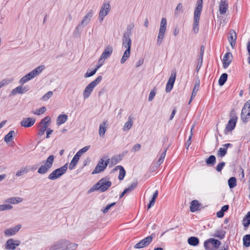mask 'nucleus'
I'll list each match as a JSON object with an SVG mask.
<instances>
[{
	"instance_id": "obj_18",
	"label": "nucleus",
	"mask_w": 250,
	"mask_h": 250,
	"mask_svg": "<svg viewBox=\"0 0 250 250\" xmlns=\"http://www.w3.org/2000/svg\"><path fill=\"white\" fill-rule=\"evenodd\" d=\"M21 228V225H18L13 228L6 229L4 231L5 236L9 237L15 235Z\"/></svg>"
},
{
	"instance_id": "obj_55",
	"label": "nucleus",
	"mask_w": 250,
	"mask_h": 250,
	"mask_svg": "<svg viewBox=\"0 0 250 250\" xmlns=\"http://www.w3.org/2000/svg\"><path fill=\"white\" fill-rule=\"evenodd\" d=\"M138 185V182L137 181H134L132 182L127 188H126V189L129 191L130 192L132 190H133L134 188H135Z\"/></svg>"
},
{
	"instance_id": "obj_47",
	"label": "nucleus",
	"mask_w": 250,
	"mask_h": 250,
	"mask_svg": "<svg viewBox=\"0 0 250 250\" xmlns=\"http://www.w3.org/2000/svg\"><path fill=\"white\" fill-rule=\"evenodd\" d=\"M183 11V5L181 3H179L177 4L175 11L174 15L176 16H178L179 14Z\"/></svg>"
},
{
	"instance_id": "obj_3",
	"label": "nucleus",
	"mask_w": 250,
	"mask_h": 250,
	"mask_svg": "<svg viewBox=\"0 0 250 250\" xmlns=\"http://www.w3.org/2000/svg\"><path fill=\"white\" fill-rule=\"evenodd\" d=\"M43 65H40L36 67L35 69L31 71L23 77H22L19 81V83L20 84L23 85L24 83L31 80L36 76L40 74L44 69Z\"/></svg>"
},
{
	"instance_id": "obj_35",
	"label": "nucleus",
	"mask_w": 250,
	"mask_h": 250,
	"mask_svg": "<svg viewBox=\"0 0 250 250\" xmlns=\"http://www.w3.org/2000/svg\"><path fill=\"white\" fill-rule=\"evenodd\" d=\"M50 120H51V118L49 116H46L45 118H44L43 119H42L41 120V121L39 123V126L43 125L44 126H46V127H48V126H49V123L50 122Z\"/></svg>"
},
{
	"instance_id": "obj_36",
	"label": "nucleus",
	"mask_w": 250,
	"mask_h": 250,
	"mask_svg": "<svg viewBox=\"0 0 250 250\" xmlns=\"http://www.w3.org/2000/svg\"><path fill=\"white\" fill-rule=\"evenodd\" d=\"M15 134V132L14 130L10 131L7 134H6L4 138V140L5 142L8 143L13 140V137Z\"/></svg>"
},
{
	"instance_id": "obj_33",
	"label": "nucleus",
	"mask_w": 250,
	"mask_h": 250,
	"mask_svg": "<svg viewBox=\"0 0 250 250\" xmlns=\"http://www.w3.org/2000/svg\"><path fill=\"white\" fill-rule=\"evenodd\" d=\"M188 242L191 246H196L199 243V240L196 237L191 236L188 238Z\"/></svg>"
},
{
	"instance_id": "obj_61",
	"label": "nucleus",
	"mask_w": 250,
	"mask_h": 250,
	"mask_svg": "<svg viewBox=\"0 0 250 250\" xmlns=\"http://www.w3.org/2000/svg\"><path fill=\"white\" fill-rule=\"evenodd\" d=\"M225 163L224 162H222L219 163L216 166V170L218 172H220L225 166Z\"/></svg>"
},
{
	"instance_id": "obj_63",
	"label": "nucleus",
	"mask_w": 250,
	"mask_h": 250,
	"mask_svg": "<svg viewBox=\"0 0 250 250\" xmlns=\"http://www.w3.org/2000/svg\"><path fill=\"white\" fill-rule=\"evenodd\" d=\"M203 58L199 57L198 59V62L196 67V71L198 72L201 68L203 63Z\"/></svg>"
},
{
	"instance_id": "obj_25",
	"label": "nucleus",
	"mask_w": 250,
	"mask_h": 250,
	"mask_svg": "<svg viewBox=\"0 0 250 250\" xmlns=\"http://www.w3.org/2000/svg\"><path fill=\"white\" fill-rule=\"evenodd\" d=\"M228 40L229 41L230 46L232 48H233L235 45L236 40V35L234 31H233L232 32H229V36L228 37Z\"/></svg>"
},
{
	"instance_id": "obj_49",
	"label": "nucleus",
	"mask_w": 250,
	"mask_h": 250,
	"mask_svg": "<svg viewBox=\"0 0 250 250\" xmlns=\"http://www.w3.org/2000/svg\"><path fill=\"white\" fill-rule=\"evenodd\" d=\"M227 153V148L220 147L217 152V155L219 157H223L226 155Z\"/></svg>"
},
{
	"instance_id": "obj_23",
	"label": "nucleus",
	"mask_w": 250,
	"mask_h": 250,
	"mask_svg": "<svg viewBox=\"0 0 250 250\" xmlns=\"http://www.w3.org/2000/svg\"><path fill=\"white\" fill-rule=\"evenodd\" d=\"M250 117V111L245 107H243L242 109L241 117L243 122H247Z\"/></svg>"
},
{
	"instance_id": "obj_48",
	"label": "nucleus",
	"mask_w": 250,
	"mask_h": 250,
	"mask_svg": "<svg viewBox=\"0 0 250 250\" xmlns=\"http://www.w3.org/2000/svg\"><path fill=\"white\" fill-rule=\"evenodd\" d=\"M134 27L133 23L127 25L126 31L124 33V35L130 36L132 35V30Z\"/></svg>"
},
{
	"instance_id": "obj_26",
	"label": "nucleus",
	"mask_w": 250,
	"mask_h": 250,
	"mask_svg": "<svg viewBox=\"0 0 250 250\" xmlns=\"http://www.w3.org/2000/svg\"><path fill=\"white\" fill-rule=\"evenodd\" d=\"M167 149V148L165 149L163 152L161 154L160 157L158 160L157 162L154 164V165H156L155 167L156 168H158L163 163L166 155Z\"/></svg>"
},
{
	"instance_id": "obj_60",
	"label": "nucleus",
	"mask_w": 250,
	"mask_h": 250,
	"mask_svg": "<svg viewBox=\"0 0 250 250\" xmlns=\"http://www.w3.org/2000/svg\"><path fill=\"white\" fill-rule=\"evenodd\" d=\"M116 204V203L115 202H114V203H112L110 204H108L107 205L105 208L102 210L103 212L104 213H106L108 212L109 210L110 209V208L114 206Z\"/></svg>"
},
{
	"instance_id": "obj_59",
	"label": "nucleus",
	"mask_w": 250,
	"mask_h": 250,
	"mask_svg": "<svg viewBox=\"0 0 250 250\" xmlns=\"http://www.w3.org/2000/svg\"><path fill=\"white\" fill-rule=\"evenodd\" d=\"M27 172V170L26 168H22L20 170L17 172L16 175L18 177L21 176L22 175L25 174Z\"/></svg>"
},
{
	"instance_id": "obj_14",
	"label": "nucleus",
	"mask_w": 250,
	"mask_h": 250,
	"mask_svg": "<svg viewBox=\"0 0 250 250\" xmlns=\"http://www.w3.org/2000/svg\"><path fill=\"white\" fill-rule=\"evenodd\" d=\"M176 77V72L175 71H173L171 73V75L166 85L165 89L166 92H169L172 89L174 82L175 81Z\"/></svg>"
},
{
	"instance_id": "obj_22",
	"label": "nucleus",
	"mask_w": 250,
	"mask_h": 250,
	"mask_svg": "<svg viewBox=\"0 0 250 250\" xmlns=\"http://www.w3.org/2000/svg\"><path fill=\"white\" fill-rule=\"evenodd\" d=\"M228 3L226 0H221L219 4V12L222 15L225 14L228 9Z\"/></svg>"
},
{
	"instance_id": "obj_13",
	"label": "nucleus",
	"mask_w": 250,
	"mask_h": 250,
	"mask_svg": "<svg viewBox=\"0 0 250 250\" xmlns=\"http://www.w3.org/2000/svg\"><path fill=\"white\" fill-rule=\"evenodd\" d=\"M20 244L21 241L20 240H14L12 238L9 239L6 242L5 249L6 250H14Z\"/></svg>"
},
{
	"instance_id": "obj_21",
	"label": "nucleus",
	"mask_w": 250,
	"mask_h": 250,
	"mask_svg": "<svg viewBox=\"0 0 250 250\" xmlns=\"http://www.w3.org/2000/svg\"><path fill=\"white\" fill-rule=\"evenodd\" d=\"M108 127V122L107 120L104 121L100 125L99 129V133L100 137H104L105 133Z\"/></svg>"
},
{
	"instance_id": "obj_57",
	"label": "nucleus",
	"mask_w": 250,
	"mask_h": 250,
	"mask_svg": "<svg viewBox=\"0 0 250 250\" xmlns=\"http://www.w3.org/2000/svg\"><path fill=\"white\" fill-rule=\"evenodd\" d=\"M96 70L95 69H93L92 70H90L88 69L86 72V73H85L84 77L85 78L90 77L91 76H93L96 73Z\"/></svg>"
},
{
	"instance_id": "obj_32",
	"label": "nucleus",
	"mask_w": 250,
	"mask_h": 250,
	"mask_svg": "<svg viewBox=\"0 0 250 250\" xmlns=\"http://www.w3.org/2000/svg\"><path fill=\"white\" fill-rule=\"evenodd\" d=\"M133 120L132 117L130 116L128 118V121L126 123H125L123 128V130L124 131H127L129 129H130L133 125Z\"/></svg>"
},
{
	"instance_id": "obj_27",
	"label": "nucleus",
	"mask_w": 250,
	"mask_h": 250,
	"mask_svg": "<svg viewBox=\"0 0 250 250\" xmlns=\"http://www.w3.org/2000/svg\"><path fill=\"white\" fill-rule=\"evenodd\" d=\"M68 119V116L66 114H61L57 118V125H60L65 122Z\"/></svg>"
},
{
	"instance_id": "obj_38",
	"label": "nucleus",
	"mask_w": 250,
	"mask_h": 250,
	"mask_svg": "<svg viewBox=\"0 0 250 250\" xmlns=\"http://www.w3.org/2000/svg\"><path fill=\"white\" fill-rule=\"evenodd\" d=\"M130 54V49H126L125 51L122 59L121 60V63H124L125 61L128 59L129 57Z\"/></svg>"
},
{
	"instance_id": "obj_46",
	"label": "nucleus",
	"mask_w": 250,
	"mask_h": 250,
	"mask_svg": "<svg viewBox=\"0 0 250 250\" xmlns=\"http://www.w3.org/2000/svg\"><path fill=\"white\" fill-rule=\"evenodd\" d=\"M210 239L206 240L204 243V247L206 250H213L212 245L211 244Z\"/></svg>"
},
{
	"instance_id": "obj_7",
	"label": "nucleus",
	"mask_w": 250,
	"mask_h": 250,
	"mask_svg": "<svg viewBox=\"0 0 250 250\" xmlns=\"http://www.w3.org/2000/svg\"><path fill=\"white\" fill-rule=\"evenodd\" d=\"M229 117L230 119L225 128V134H227V132L232 130L236 126L238 118L235 109H232L231 110Z\"/></svg>"
},
{
	"instance_id": "obj_58",
	"label": "nucleus",
	"mask_w": 250,
	"mask_h": 250,
	"mask_svg": "<svg viewBox=\"0 0 250 250\" xmlns=\"http://www.w3.org/2000/svg\"><path fill=\"white\" fill-rule=\"evenodd\" d=\"M41 128L39 129L38 135L40 136H42L43 134H44L45 131L47 129V127L44 126L43 125L40 126Z\"/></svg>"
},
{
	"instance_id": "obj_9",
	"label": "nucleus",
	"mask_w": 250,
	"mask_h": 250,
	"mask_svg": "<svg viewBox=\"0 0 250 250\" xmlns=\"http://www.w3.org/2000/svg\"><path fill=\"white\" fill-rule=\"evenodd\" d=\"M67 168V164H65L62 167L53 171L49 175L48 179L51 180H54L59 178L66 172Z\"/></svg>"
},
{
	"instance_id": "obj_5",
	"label": "nucleus",
	"mask_w": 250,
	"mask_h": 250,
	"mask_svg": "<svg viewBox=\"0 0 250 250\" xmlns=\"http://www.w3.org/2000/svg\"><path fill=\"white\" fill-rule=\"evenodd\" d=\"M102 80V76H99L95 80L91 82L86 86L83 92V97L84 99H86L90 96L94 88L101 82Z\"/></svg>"
},
{
	"instance_id": "obj_11",
	"label": "nucleus",
	"mask_w": 250,
	"mask_h": 250,
	"mask_svg": "<svg viewBox=\"0 0 250 250\" xmlns=\"http://www.w3.org/2000/svg\"><path fill=\"white\" fill-rule=\"evenodd\" d=\"M110 10V5L109 2L104 1L102 4L99 13L100 22H102L104 18L108 15Z\"/></svg>"
},
{
	"instance_id": "obj_30",
	"label": "nucleus",
	"mask_w": 250,
	"mask_h": 250,
	"mask_svg": "<svg viewBox=\"0 0 250 250\" xmlns=\"http://www.w3.org/2000/svg\"><path fill=\"white\" fill-rule=\"evenodd\" d=\"M119 169V174L118 176V179L119 180H123L125 176V171L124 169V168L121 166H117L115 170Z\"/></svg>"
},
{
	"instance_id": "obj_41",
	"label": "nucleus",
	"mask_w": 250,
	"mask_h": 250,
	"mask_svg": "<svg viewBox=\"0 0 250 250\" xmlns=\"http://www.w3.org/2000/svg\"><path fill=\"white\" fill-rule=\"evenodd\" d=\"M227 78H228V74L227 73L222 74L221 75V76L219 79V81H218L219 84L220 86L223 85L225 84V83H226V82L227 81Z\"/></svg>"
},
{
	"instance_id": "obj_1",
	"label": "nucleus",
	"mask_w": 250,
	"mask_h": 250,
	"mask_svg": "<svg viewBox=\"0 0 250 250\" xmlns=\"http://www.w3.org/2000/svg\"><path fill=\"white\" fill-rule=\"evenodd\" d=\"M203 0H197L196 7L194 12V21L193 24V32L197 34L199 29V20L203 8Z\"/></svg>"
},
{
	"instance_id": "obj_28",
	"label": "nucleus",
	"mask_w": 250,
	"mask_h": 250,
	"mask_svg": "<svg viewBox=\"0 0 250 250\" xmlns=\"http://www.w3.org/2000/svg\"><path fill=\"white\" fill-rule=\"evenodd\" d=\"M80 156L78 155L77 154H76L73 157L72 160H71L69 166V168L70 170L73 169L77 164L78 163V162L80 159Z\"/></svg>"
},
{
	"instance_id": "obj_10",
	"label": "nucleus",
	"mask_w": 250,
	"mask_h": 250,
	"mask_svg": "<svg viewBox=\"0 0 250 250\" xmlns=\"http://www.w3.org/2000/svg\"><path fill=\"white\" fill-rule=\"evenodd\" d=\"M107 157H104L99 160L96 167L92 172V174L100 173L106 168L109 163V159H107L106 161H105V159Z\"/></svg>"
},
{
	"instance_id": "obj_24",
	"label": "nucleus",
	"mask_w": 250,
	"mask_h": 250,
	"mask_svg": "<svg viewBox=\"0 0 250 250\" xmlns=\"http://www.w3.org/2000/svg\"><path fill=\"white\" fill-rule=\"evenodd\" d=\"M201 205V203H200L198 200H194L192 201L190 206V211L192 212H194L198 210Z\"/></svg>"
},
{
	"instance_id": "obj_19",
	"label": "nucleus",
	"mask_w": 250,
	"mask_h": 250,
	"mask_svg": "<svg viewBox=\"0 0 250 250\" xmlns=\"http://www.w3.org/2000/svg\"><path fill=\"white\" fill-rule=\"evenodd\" d=\"M35 122L36 119L34 118H25L21 121L20 124L21 126L30 127L35 124Z\"/></svg>"
},
{
	"instance_id": "obj_17",
	"label": "nucleus",
	"mask_w": 250,
	"mask_h": 250,
	"mask_svg": "<svg viewBox=\"0 0 250 250\" xmlns=\"http://www.w3.org/2000/svg\"><path fill=\"white\" fill-rule=\"evenodd\" d=\"M233 56L231 52L226 53L223 58V67L224 68H227L231 63Z\"/></svg>"
},
{
	"instance_id": "obj_43",
	"label": "nucleus",
	"mask_w": 250,
	"mask_h": 250,
	"mask_svg": "<svg viewBox=\"0 0 250 250\" xmlns=\"http://www.w3.org/2000/svg\"><path fill=\"white\" fill-rule=\"evenodd\" d=\"M212 248L216 249H218L219 246L221 245V242L217 239L214 238H209Z\"/></svg>"
},
{
	"instance_id": "obj_54",
	"label": "nucleus",
	"mask_w": 250,
	"mask_h": 250,
	"mask_svg": "<svg viewBox=\"0 0 250 250\" xmlns=\"http://www.w3.org/2000/svg\"><path fill=\"white\" fill-rule=\"evenodd\" d=\"M12 206L10 204H4L0 205V211L9 210L12 209Z\"/></svg>"
},
{
	"instance_id": "obj_62",
	"label": "nucleus",
	"mask_w": 250,
	"mask_h": 250,
	"mask_svg": "<svg viewBox=\"0 0 250 250\" xmlns=\"http://www.w3.org/2000/svg\"><path fill=\"white\" fill-rule=\"evenodd\" d=\"M156 95V91L155 89L151 90L148 96V101L149 102L151 101L154 98Z\"/></svg>"
},
{
	"instance_id": "obj_31",
	"label": "nucleus",
	"mask_w": 250,
	"mask_h": 250,
	"mask_svg": "<svg viewBox=\"0 0 250 250\" xmlns=\"http://www.w3.org/2000/svg\"><path fill=\"white\" fill-rule=\"evenodd\" d=\"M200 87V81L198 80V82H196L195 85L194 86V88L193 89V91L192 92V94L190 97V99L189 102V104L191 102L192 100V99L194 98L195 96L196 95V94L199 89Z\"/></svg>"
},
{
	"instance_id": "obj_50",
	"label": "nucleus",
	"mask_w": 250,
	"mask_h": 250,
	"mask_svg": "<svg viewBox=\"0 0 250 250\" xmlns=\"http://www.w3.org/2000/svg\"><path fill=\"white\" fill-rule=\"evenodd\" d=\"M46 110V109L45 106H42L40 109H37V110L35 112L32 111V113L35 115H40L44 113Z\"/></svg>"
},
{
	"instance_id": "obj_37",
	"label": "nucleus",
	"mask_w": 250,
	"mask_h": 250,
	"mask_svg": "<svg viewBox=\"0 0 250 250\" xmlns=\"http://www.w3.org/2000/svg\"><path fill=\"white\" fill-rule=\"evenodd\" d=\"M65 249L66 250H74L77 247V245L75 243H70L68 240H66Z\"/></svg>"
},
{
	"instance_id": "obj_53",
	"label": "nucleus",
	"mask_w": 250,
	"mask_h": 250,
	"mask_svg": "<svg viewBox=\"0 0 250 250\" xmlns=\"http://www.w3.org/2000/svg\"><path fill=\"white\" fill-rule=\"evenodd\" d=\"M121 160V158L120 156H114L111 158V164L112 165H115Z\"/></svg>"
},
{
	"instance_id": "obj_15",
	"label": "nucleus",
	"mask_w": 250,
	"mask_h": 250,
	"mask_svg": "<svg viewBox=\"0 0 250 250\" xmlns=\"http://www.w3.org/2000/svg\"><path fill=\"white\" fill-rule=\"evenodd\" d=\"M65 240H60L54 243L50 247L49 250H66Z\"/></svg>"
},
{
	"instance_id": "obj_51",
	"label": "nucleus",
	"mask_w": 250,
	"mask_h": 250,
	"mask_svg": "<svg viewBox=\"0 0 250 250\" xmlns=\"http://www.w3.org/2000/svg\"><path fill=\"white\" fill-rule=\"evenodd\" d=\"M53 95V92L51 91L47 92L42 98L41 100L42 101H47L50 99Z\"/></svg>"
},
{
	"instance_id": "obj_29",
	"label": "nucleus",
	"mask_w": 250,
	"mask_h": 250,
	"mask_svg": "<svg viewBox=\"0 0 250 250\" xmlns=\"http://www.w3.org/2000/svg\"><path fill=\"white\" fill-rule=\"evenodd\" d=\"M22 199L21 197H13L8 198L5 201V203H10L12 204H18L21 202Z\"/></svg>"
},
{
	"instance_id": "obj_2",
	"label": "nucleus",
	"mask_w": 250,
	"mask_h": 250,
	"mask_svg": "<svg viewBox=\"0 0 250 250\" xmlns=\"http://www.w3.org/2000/svg\"><path fill=\"white\" fill-rule=\"evenodd\" d=\"M111 182L105 177L101 179L99 182L92 187L88 190V192L99 190L101 192L106 191L111 186Z\"/></svg>"
},
{
	"instance_id": "obj_34",
	"label": "nucleus",
	"mask_w": 250,
	"mask_h": 250,
	"mask_svg": "<svg viewBox=\"0 0 250 250\" xmlns=\"http://www.w3.org/2000/svg\"><path fill=\"white\" fill-rule=\"evenodd\" d=\"M242 223L243 226L245 227H248L250 225V211H249L247 214L243 218Z\"/></svg>"
},
{
	"instance_id": "obj_40",
	"label": "nucleus",
	"mask_w": 250,
	"mask_h": 250,
	"mask_svg": "<svg viewBox=\"0 0 250 250\" xmlns=\"http://www.w3.org/2000/svg\"><path fill=\"white\" fill-rule=\"evenodd\" d=\"M208 166H213L216 163V157L214 155H210L206 161Z\"/></svg>"
},
{
	"instance_id": "obj_4",
	"label": "nucleus",
	"mask_w": 250,
	"mask_h": 250,
	"mask_svg": "<svg viewBox=\"0 0 250 250\" xmlns=\"http://www.w3.org/2000/svg\"><path fill=\"white\" fill-rule=\"evenodd\" d=\"M54 160V155H49L46 160L42 162V165L39 167L38 170V173L40 174H44L46 173L52 167Z\"/></svg>"
},
{
	"instance_id": "obj_12",
	"label": "nucleus",
	"mask_w": 250,
	"mask_h": 250,
	"mask_svg": "<svg viewBox=\"0 0 250 250\" xmlns=\"http://www.w3.org/2000/svg\"><path fill=\"white\" fill-rule=\"evenodd\" d=\"M154 234H152L151 235L148 236L145 238L139 241L138 243L135 244L134 248L135 249H141L146 247L148 246L152 241L153 237Z\"/></svg>"
},
{
	"instance_id": "obj_39",
	"label": "nucleus",
	"mask_w": 250,
	"mask_h": 250,
	"mask_svg": "<svg viewBox=\"0 0 250 250\" xmlns=\"http://www.w3.org/2000/svg\"><path fill=\"white\" fill-rule=\"evenodd\" d=\"M17 94H22L23 91H22V85L21 84L16 88H14L11 92L12 95H15Z\"/></svg>"
},
{
	"instance_id": "obj_42",
	"label": "nucleus",
	"mask_w": 250,
	"mask_h": 250,
	"mask_svg": "<svg viewBox=\"0 0 250 250\" xmlns=\"http://www.w3.org/2000/svg\"><path fill=\"white\" fill-rule=\"evenodd\" d=\"M226 233V231L223 230H218L215 231L214 236L222 239L225 237Z\"/></svg>"
},
{
	"instance_id": "obj_64",
	"label": "nucleus",
	"mask_w": 250,
	"mask_h": 250,
	"mask_svg": "<svg viewBox=\"0 0 250 250\" xmlns=\"http://www.w3.org/2000/svg\"><path fill=\"white\" fill-rule=\"evenodd\" d=\"M10 82L7 79L3 80L0 82V88L5 85H7Z\"/></svg>"
},
{
	"instance_id": "obj_6",
	"label": "nucleus",
	"mask_w": 250,
	"mask_h": 250,
	"mask_svg": "<svg viewBox=\"0 0 250 250\" xmlns=\"http://www.w3.org/2000/svg\"><path fill=\"white\" fill-rule=\"evenodd\" d=\"M167 19L163 18L161 19L158 35L157 39V44L160 46L163 42L167 28Z\"/></svg>"
},
{
	"instance_id": "obj_52",
	"label": "nucleus",
	"mask_w": 250,
	"mask_h": 250,
	"mask_svg": "<svg viewBox=\"0 0 250 250\" xmlns=\"http://www.w3.org/2000/svg\"><path fill=\"white\" fill-rule=\"evenodd\" d=\"M194 125H192V128L191 129V133H190V136H189V138L188 139V140L187 141L186 144H185V146L186 147L187 149H188L189 146L191 144V138L192 137V135H193V134H192V129L193 128H194Z\"/></svg>"
},
{
	"instance_id": "obj_56",
	"label": "nucleus",
	"mask_w": 250,
	"mask_h": 250,
	"mask_svg": "<svg viewBox=\"0 0 250 250\" xmlns=\"http://www.w3.org/2000/svg\"><path fill=\"white\" fill-rule=\"evenodd\" d=\"M90 146H84L83 147V148H82V149H81L80 150H79L77 152V154L78 155H79L80 157H81V156L84 152H85L86 151H87L89 148Z\"/></svg>"
},
{
	"instance_id": "obj_45",
	"label": "nucleus",
	"mask_w": 250,
	"mask_h": 250,
	"mask_svg": "<svg viewBox=\"0 0 250 250\" xmlns=\"http://www.w3.org/2000/svg\"><path fill=\"white\" fill-rule=\"evenodd\" d=\"M243 244L246 247L250 246V234H246L243 238Z\"/></svg>"
},
{
	"instance_id": "obj_20",
	"label": "nucleus",
	"mask_w": 250,
	"mask_h": 250,
	"mask_svg": "<svg viewBox=\"0 0 250 250\" xmlns=\"http://www.w3.org/2000/svg\"><path fill=\"white\" fill-rule=\"evenodd\" d=\"M122 46L126 49H131V40L130 36L124 35L122 39Z\"/></svg>"
},
{
	"instance_id": "obj_44",
	"label": "nucleus",
	"mask_w": 250,
	"mask_h": 250,
	"mask_svg": "<svg viewBox=\"0 0 250 250\" xmlns=\"http://www.w3.org/2000/svg\"><path fill=\"white\" fill-rule=\"evenodd\" d=\"M228 185L230 188H234L236 186V179L234 177L230 178L228 180Z\"/></svg>"
},
{
	"instance_id": "obj_16",
	"label": "nucleus",
	"mask_w": 250,
	"mask_h": 250,
	"mask_svg": "<svg viewBox=\"0 0 250 250\" xmlns=\"http://www.w3.org/2000/svg\"><path fill=\"white\" fill-rule=\"evenodd\" d=\"M113 52V47L111 46L106 47L99 60V62L104 61L109 58Z\"/></svg>"
},
{
	"instance_id": "obj_8",
	"label": "nucleus",
	"mask_w": 250,
	"mask_h": 250,
	"mask_svg": "<svg viewBox=\"0 0 250 250\" xmlns=\"http://www.w3.org/2000/svg\"><path fill=\"white\" fill-rule=\"evenodd\" d=\"M93 15V10H89L86 15L83 17L80 23L76 26L74 33H79L80 30H81L84 26L87 25L89 23L90 19L92 17Z\"/></svg>"
}]
</instances>
